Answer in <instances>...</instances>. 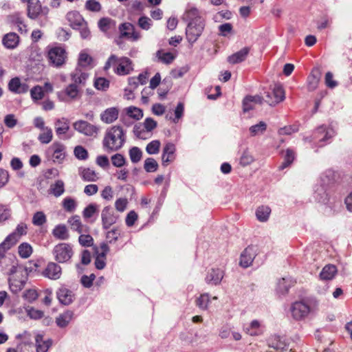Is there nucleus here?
<instances>
[{
    "instance_id": "412c9836",
    "label": "nucleus",
    "mask_w": 352,
    "mask_h": 352,
    "mask_svg": "<svg viewBox=\"0 0 352 352\" xmlns=\"http://www.w3.org/2000/svg\"><path fill=\"white\" fill-rule=\"evenodd\" d=\"M60 303L64 305H70L74 300V294L65 286L60 287L56 292Z\"/></svg>"
},
{
    "instance_id": "c756f323",
    "label": "nucleus",
    "mask_w": 352,
    "mask_h": 352,
    "mask_svg": "<svg viewBox=\"0 0 352 352\" xmlns=\"http://www.w3.org/2000/svg\"><path fill=\"white\" fill-rule=\"evenodd\" d=\"M36 352H47L52 345V340L49 338L44 340L43 336L37 334L35 337Z\"/></svg>"
},
{
    "instance_id": "2eb2a0df",
    "label": "nucleus",
    "mask_w": 352,
    "mask_h": 352,
    "mask_svg": "<svg viewBox=\"0 0 352 352\" xmlns=\"http://www.w3.org/2000/svg\"><path fill=\"white\" fill-rule=\"evenodd\" d=\"M55 131L59 138L63 140H67L71 136L67 135V133L69 130V123L67 118H62L57 119L54 123Z\"/></svg>"
},
{
    "instance_id": "6e6d98bb",
    "label": "nucleus",
    "mask_w": 352,
    "mask_h": 352,
    "mask_svg": "<svg viewBox=\"0 0 352 352\" xmlns=\"http://www.w3.org/2000/svg\"><path fill=\"white\" fill-rule=\"evenodd\" d=\"M111 161L115 167L121 168L124 166L126 162V158L122 154L116 153L111 157Z\"/></svg>"
},
{
    "instance_id": "6ab92c4d",
    "label": "nucleus",
    "mask_w": 352,
    "mask_h": 352,
    "mask_svg": "<svg viewBox=\"0 0 352 352\" xmlns=\"http://www.w3.org/2000/svg\"><path fill=\"white\" fill-rule=\"evenodd\" d=\"M322 76V72L319 67H314L307 77V89L313 91L317 89Z\"/></svg>"
},
{
    "instance_id": "c9c22d12",
    "label": "nucleus",
    "mask_w": 352,
    "mask_h": 352,
    "mask_svg": "<svg viewBox=\"0 0 352 352\" xmlns=\"http://www.w3.org/2000/svg\"><path fill=\"white\" fill-rule=\"evenodd\" d=\"M53 236L59 240H67L69 238V234L67 227L63 224L55 226L52 230Z\"/></svg>"
},
{
    "instance_id": "f8f14e48",
    "label": "nucleus",
    "mask_w": 352,
    "mask_h": 352,
    "mask_svg": "<svg viewBox=\"0 0 352 352\" xmlns=\"http://www.w3.org/2000/svg\"><path fill=\"white\" fill-rule=\"evenodd\" d=\"M76 131L87 136L96 137L100 129L85 120H78L73 124Z\"/></svg>"
},
{
    "instance_id": "72a5a7b5",
    "label": "nucleus",
    "mask_w": 352,
    "mask_h": 352,
    "mask_svg": "<svg viewBox=\"0 0 352 352\" xmlns=\"http://www.w3.org/2000/svg\"><path fill=\"white\" fill-rule=\"evenodd\" d=\"M337 273V268L334 265H325L320 273L321 280H332Z\"/></svg>"
},
{
    "instance_id": "4be33fe9",
    "label": "nucleus",
    "mask_w": 352,
    "mask_h": 352,
    "mask_svg": "<svg viewBox=\"0 0 352 352\" xmlns=\"http://www.w3.org/2000/svg\"><path fill=\"white\" fill-rule=\"evenodd\" d=\"M8 89L14 94H21L28 91L29 87L25 83H22L19 77L12 78L8 82Z\"/></svg>"
},
{
    "instance_id": "9b49d317",
    "label": "nucleus",
    "mask_w": 352,
    "mask_h": 352,
    "mask_svg": "<svg viewBox=\"0 0 352 352\" xmlns=\"http://www.w3.org/2000/svg\"><path fill=\"white\" fill-rule=\"evenodd\" d=\"M119 215L116 214L111 206L104 207L101 212V221L103 230H108L111 226L117 223Z\"/></svg>"
},
{
    "instance_id": "8fccbe9b",
    "label": "nucleus",
    "mask_w": 352,
    "mask_h": 352,
    "mask_svg": "<svg viewBox=\"0 0 352 352\" xmlns=\"http://www.w3.org/2000/svg\"><path fill=\"white\" fill-rule=\"evenodd\" d=\"M126 116L130 118L136 120H140L143 117V111L142 109L135 107H129L126 109Z\"/></svg>"
},
{
    "instance_id": "a19ab883",
    "label": "nucleus",
    "mask_w": 352,
    "mask_h": 352,
    "mask_svg": "<svg viewBox=\"0 0 352 352\" xmlns=\"http://www.w3.org/2000/svg\"><path fill=\"white\" fill-rule=\"evenodd\" d=\"M295 159V152L290 148L286 150L284 160L279 166V170H283L289 166Z\"/></svg>"
},
{
    "instance_id": "e2e57ef3",
    "label": "nucleus",
    "mask_w": 352,
    "mask_h": 352,
    "mask_svg": "<svg viewBox=\"0 0 352 352\" xmlns=\"http://www.w3.org/2000/svg\"><path fill=\"white\" fill-rule=\"evenodd\" d=\"M74 153L75 157L80 160H85L89 156L87 151L82 146H76L74 148Z\"/></svg>"
},
{
    "instance_id": "ddd939ff",
    "label": "nucleus",
    "mask_w": 352,
    "mask_h": 352,
    "mask_svg": "<svg viewBox=\"0 0 352 352\" xmlns=\"http://www.w3.org/2000/svg\"><path fill=\"white\" fill-rule=\"evenodd\" d=\"M119 30L120 32V37H126L128 39L136 41L140 37V33L136 32L135 30V27L130 23H124L120 25Z\"/></svg>"
},
{
    "instance_id": "473e14b6",
    "label": "nucleus",
    "mask_w": 352,
    "mask_h": 352,
    "mask_svg": "<svg viewBox=\"0 0 352 352\" xmlns=\"http://www.w3.org/2000/svg\"><path fill=\"white\" fill-rule=\"evenodd\" d=\"M296 281L292 278H283L278 283L277 292L281 294H285L290 287L294 285Z\"/></svg>"
},
{
    "instance_id": "7ed1b4c3",
    "label": "nucleus",
    "mask_w": 352,
    "mask_h": 352,
    "mask_svg": "<svg viewBox=\"0 0 352 352\" xmlns=\"http://www.w3.org/2000/svg\"><path fill=\"white\" fill-rule=\"evenodd\" d=\"M113 67L114 72L119 76L129 74L133 69L132 61L127 57L118 58L115 54H111L104 66V70L107 72L110 67Z\"/></svg>"
},
{
    "instance_id": "338daca9",
    "label": "nucleus",
    "mask_w": 352,
    "mask_h": 352,
    "mask_svg": "<svg viewBox=\"0 0 352 352\" xmlns=\"http://www.w3.org/2000/svg\"><path fill=\"white\" fill-rule=\"evenodd\" d=\"M138 24L140 28L144 30H148L153 25L152 20L146 16H142L138 19Z\"/></svg>"
},
{
    "instance_id": "bb28decb",
    "label": "nucleus",
    "mask_w": 352,
    "mask_h": 352,
    "mask_svg": "<svg viewBox=\"0 0 352 352\" xmlns=\"http://www.w3.org/2000/svg\"><path fill=\"white\" fill-rule=\"evenodd\" d=\"M249 52L250 48L245 47L236 53L229 56L227 58V60L232 65L242 63L247 58Z\"/></svg>"
},
{
    "instance_id": "2f4dec72",
    "label": "nucleus",
    "mask_w": 352,
    "mask_h": 352,
    "mask_svg": "<svg viewBox=\"0 0 352 352\" xmlns=\"http://www.w3.org/2000/svg\"><path fill=\"white\" fill-rule=\"evenodd\" d=\"M183 20L189 22L196 21L202 22L201 17L199 16V12L197 8L195 7H188L182 17Z\"/></svg>"
},
{
    "instance_id": "de8ad7c7",
    "label": "nucleus",
    "mask_w": 352,
    "mask_h": 352,
    "mask_svg": "<svg viewBox=\"0 0 352 352\" xmlns=\"http://www.w3.org/2000/svg\"><path fill=\"white\" fill-rule=\"evenodd\" d=\"M65 94L71 99L80 97V88L76 84H69L65 89Z\"/></svg>"
},
{
    "instance_id": "7c9ffc66",
    "label": "nucleus",
    "mask_w": 352,
    "mask_h": 352,
    "mask_svg": "<svg viewBox=\"0 0 352 352\" xmlns=\"http://www.w3.org/2000/svg\"><path fill=\"white\" fill-rule=\"evenodd\" d=\"M3 45L8 49H14L17 47L19 43V37L14 32L6 34L2 39Z\"/></svg>"
},
{
    "instance_id": "052dcab7",
    "label": "nucleus",
    "mask_w": 352,
    "mask_h": 352,
    "mask_svg": "<svg viewBox=\"0 0 352 352\" xmlns=\"http://www.w3.org/2000/svg\"><path fill=\"white\" fill-rule=\"evenodd\" d=\"M210 302L208 294H201L197 300L196 305L200 309L206 310L208 308Z\"/></svg>"
},
{
    "instance_id": "f3484780",
    "label": "nucleus",
    "mask_w": 352,
    "mask_h": 352,
    "mask_svg": "<svg viewBox=\"0 0 352 352\" xmlns=\"http://www.w3.org/2000/svg\"><path fill=\"white\" fill-rule=\"evenodd\" d=\"M99 29L107 36H111L116 30V21L108 17H103L98 21Z\"/></svg>"
},
{
    "instance_id": "393cba45",
    "label": "nucleus",
    "mask_w": 352,
    "mask_h": 352,
    "mask_svg": "<svg viewBox=\"0 0 352 352\" xmlns=\"http://www.w3.org/2000/svg\"><path fill=\"white\" fill-rule=\"evenodd\" d=\"M28 226L26 223L23 222H21L19 223L16 228V229L10 234L6 239L8 241L11 242V244L15 245L21 236L25 235L27 234Z\"/></svg>"
},
{
    "instance_id": "a211bd4d",
    "label": "nucleus",
    "mask_w": 352,
    "mask_h": 352,
    "mask_svg": "<svg viewBox=\"0 0 352 352\" xmlns=\"http://www.w3.org/2000/svg\"><path fill=\"white\" fill-rule=\"evenodd\" d=\"M224 272L219 268H212L206 274L205 280L207 284L217 285H219L223 278Z\"/></svg>"
},
{
    "instance_id": "79ce46f5",
    "label": "nucleus",
    "mask_w": 352,
    "mask_h": 352,
    "mask_svg": "<svg viewBox=\"0 0 352 352\" xmlns=\"http://www.w3.org/2000/svg\"><path fill=\"white\" fill-rule=\"evenodd\" d=\"M156 56L159 60L165 64L171 63L175 58V56L171 52H165L162 50H160L157 52Z\"/></svg>"
},
{
    "instance_id": "a18cd8bd",
    "label": "nucleus",
    "mask_w": 352,
    "mask_h": 352,
    "mask_svg": "<svg viewBox=\"0 0 352 352\" xmlns=\"http://www.w3.org/2000/svg\"><path fill=\"white\" fill-rule=\"evenodd\" d=\"M267 129V124L265 122L261 121L258 124L250 127L249 131L252 136L263 134Z\"/></svg>"
},
{
    "instance_id": "3c124183",
    "label": "nucleus",
    "mask_w": 352,
    "mask_h": 352,
    "mask_svg": "<svg viewBox=\"0 0 352 352\" xmlns=\"http://www.w3.org/2000/svg\"><path fill=\"white\" fill-rule=\"evenodd\" d=\"M53 138V133L51 128L47 126L44 129L43 132L39 134L38 140L42 144L50 143Z\"/></svg>"
},
{
    "instance_id": "13d9d810",
    "label": "nucleus",
    "mask_w": 352,
    "mask_h": 352,
    "mask_svg": "<svg viewBox=\"0 0 352 352\" xmlns=\"http://www.w3.org/2000/svg\"><path fill=\"white\" fill-rule=\"evenodd\" d=\"M161 143L160 140H155L149 142L146 147V151L149 155H155L159 153Z\"/></svg>"
},
{
    "instance_id": "9d476101",
    "label": "nucleus",
    "mask_w": 352,
    "mask_h": 352,
    "mask_svg": "<svg viewBox=\"0 0 352 352\" xmlns=\"http://www.w3.org/2000/svg\"><path fill=\"white\" fill-rule=\"evenodd\" d=\"M204 28V21H191L188 23L186 29V38L189 43L193 44L202 34Z\"/></svg>"
},
{
    "instance_id": "20e7f679",
    "label": "nucleus",
    "mask_w": 352,
    "mask_h": 352,
    "mask_svg": "<svg viewBox=\"0 0 352 352\" xmlns=\"http://www.w3.org/2000/svg\"><path fill=\"white\" fill-rule=\"evenodd\" d=\"M47 57L50 65L59 67L65 64L67 52L65 47L61 45L48 46Z\"/></svg>"
},
{
    "instance_id": "4468645a",
    "label": "nucleus",
    "mask_w": 352,
    "mask_h": 352,
    "mask_svg": "<svg viewBox=\"0 0 352 352\" xmlns=\"http://www.w3.org/2000/svg\"><path fill=\"white\" fill-rule=\"evenodd\" d=\"M175 151L176 148L173 143L168 142L165 144L162 155V164L164 166H167L175 160Z\"/></svg>"
},
{
    "instance_id": "774afa93",
    "label": "nucleus",
    "mask_w": 352,
    "mask_h": 352,
    "mask_svg": "<svg viewBox=\"0 0 352 352\" xmlns=\"http://www.w3.org/2000/svg\"><path fill=\"white\" fill-rule=\"evenodd\" d=\"M94 86L98 90L105 91L109 87V80L104 78H98L94 82Z\"/></svg>"
},
{
    "instance_id": "603ef678",
    "label": "nucleus",
    "mask_w": 352,
    "mask_h": 352,
    "mask_svg": "<svg viewBox=\"0 0 352 352\" xmlns=\"http://www.w3.org/2000/svg\"><path fill=\"white\" fill-rule=\"evenodd\" d=\"M68 223L72 230L77 231L78 233L82 232V225L78 215H74L70 217L68 220Z\"/></svg>"
},
{
    "instance_id": "0e129e2a",
    "label": "nucleus",
    "mask_w": 352,
    "mask_h": 352,
    "mask_svg": "<svg viewBox=\"0 0 352 352\" xmlns=\"http://www.w3.org/2000/svg\"><path fill=\"white\" fill-rule=\"evenodd\" d=\"M8 19L11 24L16 26H20L23 24V18L20 12H14L12 14L9 15L8 16Z\"/></svg>"
},
{
    "instance_id": "e433bc0d",
    "label": "nucleus",
    "mask_w": 352,
    "mask_h": 352,
    "mask_svg": "<svg viewBox=\"0 0 352 352\" xmlns=\"http://www.w3.org/2000/svg\"><path fill=\"white\" fill-rule=\"evenodd\" d=\"M79 175L85 182H96L98 179L96 173L89 168H80Z\"/></svg>"
},
{
    "instance_id": "1a4fd4ad",
    "label": "nucleus",
    "mask_w": 352,
    "mask_h": 352,
    "mask_svg": "<svg viewBox=\"0 0 352 352\" xmlns=\"http://www.w3.org/2000/svg\"><path fill=\"white\" fill-rule=\"evenodd\" d=\"M313 311L314 307L303 301L295 302L291 307L292 317L296 320L304 319Z\"/></svg>"
},
{
    "instance_id": "bf43d9fd",
    "label": "nucleus",
    "mask_w": 352,
    "mask_h": 352,
    "mask_svg": "<svg viewBox=\"0 0 352 352\" xmlns=\"http://www.w3.org/2000/svg\"><path fill=\"white\" fill-rule=\"evenodd\" d=\"M11 214V209L8 205L0 204V223L9 219Z\"/></svg>"
},
{
    "instance_id": "6e6552de",
    "label": "nucleus",
    "mask_w": 352,
    "mask_h": 352,
    "mask_svg": "<svg viewBox=\"0 0 352 352\" xmlns=\"http://www.w3.org/2000/svg\"><path fill=\"white\" fill-rule=\"evenodd\" d=\"M264 94L265 102L270 106H275L285 98L284 89L280 85H275L272 89L265 91Z\"/></svg>"
},
{
    "instance_id": "423d86ee",
    "label": "nucleus",
    "mask_w": 352,
    "mask_h": 352,
    "mask_svg": "<svg viewBox=\"0 0 352 352\" xmlns=\"http://www.w3.org/2000/svg\"><path fill=\"white\" fill-rule=\"evenodd\" d=\"M335 135L336 131L332 127L322 125L313 132L311 141L317 144L318 146H323L329 143Z\"/></svg>"
},
{
    "instance_id": "680f3d73",
    "label": "nucleus",
    "mask_w": 352,
    "mask_h": 352,
    "mask_svg": "<svg viewBox=\"0 0 352 352\" xmlns=\"http://www.w3.org/2000/svg\"><path fill=\"white\" fill-rule=\"evenodd\" d=\"M85 6L87 10L94 12H100L102 9L100 2L96 0H87Z\"/></svg>"
},
{
    "instance_id": "aec40b11",
    "label": "nucleus",
    "mask_w": 352,
    "mask_h": 352,
    "mask_svg": "<svg viewBox=\"0 0 352 352\" xmlns=\"http://www.w3.org/2000/svg\"><path fill=\"white\" fill-rule=\"evenodd\" d=\"M23 3H27V15L30 19H36L41 12V5L39 0H21Z\"/></svg>"
},
{
    "instance_id": "864d4df0",
    "label": "nucleus",
    "mask_w": 352,
    "mask_h": 352,
    "mask_svg": "<svg viewBox=\"0 0 352 352\" xmlns=\"http://www.w3.org/2000/svg\"><path fill=\"white\" fill-rule=\"evenodd\" d=\"M121 232L118 227H114L106 233V239L109 243H115L120 236Z\"/></svg>"
},
{
    "instance_id": "ea45409f",
    "label": "nucleus",
    "mask_w": 352,
    "mask_h": 352,
    "mask_svg": "<svg viewBox=\"0 0 352 352\" xmlns=\"http://www.w3.org/2000/svg\"><path fill=\"white\" fill-rule=\"evenodd\" d=\"M99 212V206L96 203H91L85 207L82 211V217L85 219H89L97 214Z\"/></svg>"
},
{
    "instance_id": "5fc2aeb1",
    "label": "nucleus",
    "mask_w": 352,
    "mask_h": 352,
    "mask_svg": "<svg viewBox=\"0 0 352 352\" xmlns=\"http://www.w3.org/2000/svg\"><path fill=\"white\" fill-rule=\"evenodd\" d=\"M158 166L159 165L157 161L152 157H148L144 161V168L147 173L155 172Z\"/></svg>"
},
{
    "instance_id": "58836bf2",
    "label": "nucleus",
    "mask_w": 352,
    "mask_h": 352,
    "mask_svg": "<svg viewBox=\"0 0 352 352\" xmlns=\"http://www.w3.org/2000/svg\"><path fill=\"white\" fill-rule=\"evenodd\" d=\"M33 252V249L32 245L27 243L23 242L20 244L18 247V253L21 258H29Z\"/></svg>"
},
{
    "instance_id": "4d7b16f0",
    "label": "nucleus",
    "mask_w": 352,
    "mask_h": 352,
    "mask_svg": "<svg viewBox=\"0 0 352 352\" xmlns=\"http://www.w3.org/2000/svg\"><path fill=\"white\" fill-rule=\"evenodd\" d=\"M47 221L46 216L42 211L35 212L32 217V223L36 226H42Z\"/></svg>"
},
{
    "instance_id": "37998d69",
    "label": "nucleus",
    "mask_w": 352,
    "mask_h": 352,
    "mask_svg": "<svg viewBox=\"0 0 352 352\" xmlns=\"http://www.w3.org/2000/svg\"><path fill=\"white\" fill-rule=\"evenodd\" d=\"M51 192L56 197H60L65 192V184L62 180H57L50 186Z\"/></svg>"
},
{
    "instance_id": "dca6fc26",
    "label": "nucleus",
    "mask_w": 352,
    "mask_h": 352,
    "mask_svg": "<svg viewBox=\"0 0 352 352\" xmlns=\"http://www.w3.org/2000/svg\"><path fill=\"white\" fill-rule=\"evenodd\" d=\"M42 274L50 279L58 280L61 276L62 269L57 263L50 262L43 270Z\"/></svg>"
},
{
    "instance_id": "4c0bfd02",
    "label": "nucleus",
    "mask_w": 352,
    "mask_h": 352,
    "mask_svg": "<svg viewBox=\"0 0 352 352\" xmlns=\"http://www.w3.org/2000/svg\"><path fill=\"white\" fill-rule=\"evenodd\" d=\"M271 213V208L267 206H261L256 210L257 219L261 222H265L268 220Z\"/></svg>"
},
{
    "instance_id": "09e8293b",
    "label": "nucleus",
    "mask_w": 352,
    "mask_h": 352,
    "mask_svg": "<svg viewBox=\"0 0 352 352\" xmlns=\"http://www.w3.org/2000/svg\"><path fill=\"white\" fill-rule=\"evenodd\" d=\"M129 155L131 161L133 164L139 162L142 157V151L137 146H133L129 151Z\"/></svg>"
},
{
    "instance_id": "f03ea898",
    "label": "nucleus",
    "mask_w": 352,
    "mask_h": 352,
    "mask_svg": "<svg viewBox=\"0 0 352 352\" xmlns=\"http://www.w3.org/2000/svg\"><path fill=\"white\" fill-rule=\"evenodd\" d=\"M9 287L13 294L23 289L28 280V269L23 265H12L9 271Z\"/></svg>"
},
{
    "instance_id": "49530a36",
    "label": "nucleus",
    "mask_w": 352,
    "mask_h": 352,
    "mask_svg": "<svg viewBox=\"0 0 352 352\" xmlns=\"http://www.w3.org/2000/svg\"><path fill=\"white\" fill-rule=\"evenodd\" d=\"M254 161V157L251 154L250 151L248 148L245 149L240 157L239 164L242 166H246L251 164Z\"/></svg>"
},
{
    "instance_id": "cd10ccee",
    "label": "nucleus",
    "mask_w": 352,
    "mask_h": 352,
    "mask_svg": "<svg viewBox=\"0 0 352 352\" xmlns=\"http://www.w3.org/2000/svg\"><path fill=\"white\" fill-rule=\"evenodd\" d=\"M119 110L116 107L107 109L100 115V119L107 124H111L116 121L118 118Z\"/></svg>"
},
{
    "instance_id": "5701e85b",
    "label": "nucleus",
    "mask_w": 352,
    "mask_h": 352,
    "mask_svg": "<svg viewBox=\"0 0 352 352\" xmlns=\"http://www.w3.org/2000/svg\"><path fill=\"white\" fill-rule=\"evenodd\" d=\"M256 251L253 246L246 248L241 254L240 265L244 268L248 267L255 258Z\"/></svg>"
},
{
    "instance_id": "c03bdc74",
    "label": "nucleus",
    "mask_w": 352,
    "mask_h": 352,
    "mask_svg": "<svg viewBox=\"0 0 352 352\" xmlns=\"http://www.w3.org/2000/svg\"><path fill=\"white\" fill-rule=\"evenodd\" d=\"M62 205L63 208L66 212H73L76 209L77 202L74 199L70 197H67L65 199H63Z\"/></svg>"
},
{
    "instance_id": "b1692460",
    "label": "nucleus",
    "mask_w": 352,
    "mask_h": 352,
    "mask_svg": "<svg viewBox=\"0 0 352 352\" xmlns=\"http://www.w3.org/2000/svg\"><path fill=\"white\" fill-rule=\"evenodd\" d=\"M243 331L251 336H257L263 334L264 327L257 320H254L249 324L243 325Z\"/></svg>"
},
{
    "instance_id": "39448f33",
    "label": "nucleus",
    "mask_w": 352,
    "mask_h": 352,
    "mask_svg": "<svg viewBox=\"0 0 352 352\" xmlns=\"http://www.w3.org/2000/svg\"><path fill=\"white\" fill-rule=\"evenodd\" d=\"M52 254L58 263H67L74 255L73 247L69 243H60L53 248Z\"/></svg>"
},
{
    "instance_id": "0eeeda50",
    "label": "nucleus",
    "mask_w": 352,
    "mask_h": 352,
    "mask_svg": "<svg viewBox=\"0 0 352 352\" xmlns=\"http://www.w3.org/2000/svg\"><path fill=\"white\" fill-rule=\"evenodd\" d=\"M46 153L53 162L62 164L67 156V148L60 142H54L47 148Z\"/></svg>"
},
{
    "instance_id": "a878e982",
    "label": "nucleus",
    "mask_w": 352,
    "mask_h": 352,
    "mask_svg": "<svg viewBox=\"0 0 352 352\" xmlns=\"http://www.w3.org/2000/svg\"><path fill=\"white\" fill-rule=\"evenodd\" d=\"M66 19L69 25L74 30L85 24L86 22L78 11L69 12L66 15Z\"/></svg>"
},
{
    "instance_id": "69168bd1",
    "label": "nucleus",
    "mask_w": 352,
    "mask_h": 352,
    "mask_svg": "<svg viewBox=\"0 0 352 352\" xmlns=\"http://www.w3.org/2000/svg\"><path fill=\"white\" fill-rule=\"evenodd\" d=\"M184 105L182 102H179L175 109V118H172L171 117L170 119L173 120L174 123H177L184 116Z\"/></svg>"
},
{
    "instance_id": "c85d7f7f",
    "label": "nucleus",
    "mask_w": 352,
    "mask_h": 352,
    "mask_svg": "<svg viewBox=\"0 0 352 352\" xmlns=\"http://www.w3.org/2000/svg\"><path fill=\"white\" fill-rule=\"evenodd\" d=\"M88 76L89 75L87 73L82 72L81 69L76 68L71 74L72 84H76L78 87L79 86H84Z\"/></svg>"
},
{
    "instance_id": "f257e3e1",
    "label": "nucleus",
    "mask_w": 352,
    "mask_h": 352,
    "mask_svg": "<svg viewBox=\"0 0 352 352\" xmlns=\"http://www.w3.org/2000/svg\"><path fill=\"white\" fill-rule=\"evenodd\" d=\"M126 142V131L120 125L108 128L102 140V148L107 153L120 151Z\"/></svg>"
},
{
    "instance_id": "f704fd0d",
    "label": "nucleus",
    "mask_w": 352,
    "mask_h": 352,
    "mask_svg": "<svg viewBox=\"0 0 352 352\" xmlns=\"http://www.w3.org/2000/svg\"><path fill=\"white\" fill-rule=\"evenodd\" d=\"M74 316V312L68 310L64 313L60 314L56 319V323L58 327L60 328L66 327L70 321L72 320Z\"/></svg>"
}]
</instances>
